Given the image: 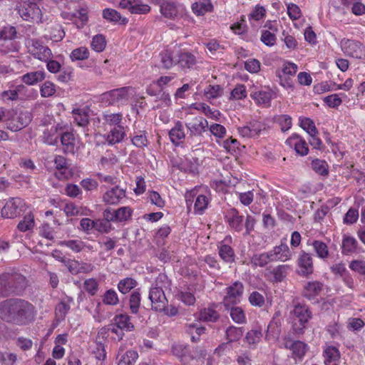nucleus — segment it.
Instances as JSON below:
<instances>
[{
  "label": "nucleus",
  "mask_w": 365,
  "mask_h": 365,
  "mask_svg": "<svg viewBox=\"0 0 365 365\" xmlns=\"http://www.w3.org/2000/svg\"><path fill=\"white\" fill-rule=\"evenodd\" d=\"M300 126L306 130L309 135L318 134L317 129L313 120L310 118H305L300 120Z\"/></svg>",
  "instance_id": "nucleus-58"
},
{
  "label": "nucleus",
  "mask_w": 365,
  "mask_h": 365,
  "mask_svg": "<svg viewBox=\"0 0 365 365\" xmlns=\"http://www.w3.org/2000/svg\"><path fill=\"white\" fill-rule=\"evenodd\" d=\"M45 78V72L37 71L24 74L21 77V81L27 85H34Z\"/></svg>",
  "instance_id": "nucleus-32"
},
{
  "label": "nucleus",
  "mask_w": 365,
  "mask_h": 365,
  "mask_svg": "<svg viewBox=\"0 0 365 365\" xmlns=\"http://www.w3.org/2000/svg\"><path fill=\"white\" fill-rule=\"evenodd\" d=\"M286 143L291 148H294L297 154L304 156L308 153L309 148L306 141L299 135L293 134L287 140Z\"/></svg>",
  "instance_id": "nucleus-19"
},
{
  "label": "nucleus",
  "mask_w": 365,
  "mask_h": 365,
  "mask_svg": "<svg viewBox=\"0 0 365 365\" xmlns=\"http://www.w3.org/2000/svg\"><path fill=\"white\" fill-rule=\"evenodd\" d=\"M222 89L219 85H210L205 89V96L207 98H217L222 95Z\"/></svg>",
  "instance_id": "nucleus-56"
},
{
  "label": "nucleus",
  "mask_w": 365,
  "mask_h": 365,
  "mask_svg": "<svg viewBox=\"0 0 365 365\" xmlns=\"http://www.w3.org/2000/svg\"><path fill=\"white\" fill-rule=\"evenodd\" d=\"M262 336L260 330H251L247 333L245 339L249 344H255L259 341Z\"/></svg>",
  "instance_id": "nucleus-63"
},
{
  "label": "nucleus",
  "mask_w": 365,
  "mask_h": 365,
  "mask_svg": "<svg viewBox=\"0 0 365 365\" xmlns=\"http://www.w3.org/2000/svg\"><path fill=\"white\" fill-rule=\"evenodd\" d=\"M40 1L28 0L24 1L19 10L20 16L26 21H41L42 12L38 6V2Z\"/></svg>",
  "instance_id": "nucleus-5"
},
{
  "label": "nucleus",
  "mask_w": 365,
  "mask_h": 365,
  "mask_svg": "<svg viewBox=\"0 0 365 365\" xmlns=\"http://www.w3.org/2000/svg\"><path fill=\"white\" fill-rule=\"evenodd\" d=\"M149 299L152 304V309L157 312L165 311L168 301L161 287H152L149 292Z\"/></svg>",
  "instance_id": "nucleus-10"
},
{
  "label": "nucleus",
  "mask_w": 365,
  "mask_h": 365,
  "mask_svg": "<svg viewBox=\"0 0 365 365\" xmlns=\"http://www.w3.org/2000/svg\"><path fill=\"white\" fill-rule=\"evenodd\" d=\"M101 298L103 303L106 305L116 306L119 303L118 294L113 289L106 290Z\"/></svg>",
  "instance_id": "nucleus-41"
},
{
  "label": "nucleus",
  "mask_w": 365,
  "mask_h": 365,
  "mask_svg": "<svg viewBox=\"0 0 365 365\" xmlns=\"http://www.w3.org/2000/svg\"><path fill=\"white\" fill-rule=\"evenodd\" d=\"M218 250L219 255L224 262L227 263H232L235 261V251L230 246L227 245H221L218 247Z\"/></svg>",
  "instance_id": "nucleus-34"
},
{
  "label": "nucleus",
  "mask_w": 365,
  "mask_h": 365,
  "mask_svg": "<svg viewBox=\"0 0 365 365\" xmlns=\"http://www.w3.org/2000/svg\"><path fill=\"white\" fill-rule=\"evenodd\" d=\"M225 220L232 229L237 232H240L242 230L244 217L239 214V212L237 209H230L225 215Z\"/></svg>",
  "instance_id": "nucleus-17"
},
{
  "label": "nucleus",
  "mask_w": 365,
  "mask_h": 365,
  "mask_svg": "<svg viewBox=\"0 0 365 365\" xmlns=\"http://www.w3.org/2000/svg\"><path fill=\"white\" fill-rule=\"evenodd\" d=\"M138 358V354L133 350L127 351L120 358L118 365H134Z\"/></svg>",
  "instance_id": "nucleus-47"
},
{
  "label": "nucleus",
  "mask_w": 365,
  "mask_h": 365,
  "mask_svg": "<svg viewBox=\"0 0 365 365\" xmlns=\"http://www.w3.org/2000/svg\"><path fill=\"white\" fill-rule=\"evenodd\" d=\"M26 204L19 197H11L4 205L1 210V215L4 217L13 219L24 212Z\"/></svg>",
  "instance_id": "nucleus-8"
},
{
  "label": "nucleus",
  "mask_w": 365,
  "mask_h": 365,
  "mask_svg": "<svg viewBox=\"0 0 365 365\" xmlns=\"http://www.w3.org/2000/svg\"><path fill=\"white\" fill-rule=\"evenodd\" d=\"M112 221L105 220H96L94 222V229L101 233H108L113 229L110 224Z\"/></svg>",
  "instance_id": "nucleus-52"
},
{
  "label": "nucleus",
  "mask_w": 365,
  "mask_h": 365,
  "mask_svg": "<svg viewBox=\"0 0 365 365\" xmlns=\"http://www.w3.org/2000/svg\"><path fill=\"white\" fill-rule=\"evenodd\" d=\"M358 242L353 237L344 236L342 240V253L348 255L356 251Z\"/></svg>",
  "instance_id": "nucleus-33"
},
{
  "label": "nucleus",
  "mask_w": 365,
  "mask_h": 365,
  "mask_svg": "<svg viewBox=\"0 0 365 365\" xmlns=\"http://www.w3.org/2000/svg\"><path fill=\"white\" fill-rule=\"evenodd\" d=\"M344 51L354 58H361V43L354 40H346L341 42Z\"/></svg>",
  "instance_id": "nucleus-26"
},
{
  "label": "nucleus",
  "mask_w": 365,
  "mask_h": 365,
  "mask_svg": "<svg viewBox=\"0 0 365 365\" xmlns=\"http://www.w3.org/2000/svg\"><path fill=\"white\" fill-rule=\"evenodd\" d=\"M70 307L64 302L58 303L55 309L56 317L58 320H63L66 317Z\"/></svg>",
  "instance_id": "nucleus-60"
},
{
  "label": "nucleus",
  "mask_w": 365,
  "mask_h": 365,
  "mask_svg": "<svg viewBox=\"0 0 365 365\" xmlns=\"http://www.w3.org/2000/svg\"><path fill=\"white\" fill-rule=\"evenodd\" d=\"M308 350L307 345L301 341H295L294 346L292 349V355L293 358L297 360H302L305 355L306 352Z\"/></svg>",
  "instance_id": "nucleus-42"
},
{
  "label": "nucleus",
  "mask_w": 365,
  "mask_h": 365,
  "mask_svg": "<svg viewBox=\"0 0 365 365\" xmlns=\"http://www.w3.org/2000/svg\"><path fill=\"white\" fill-rule=\"evenodd\" d=\"M150 11V7L148 4H143L140 0H133L132 14H145Z\"/></svg>",
  "instance_id": "nucleus-55"
},
{
  "label": "nucleus",
  "mask_w": 365,
  "mask_h": 365,
  "mask_svg": "<svg viewBox=\"0 0 365 365\" xmlns=\"http://www.w3.org/2000/svg\"><path fill=\"white\" fill-rule=\"evenodd\" d=\"M29 52L36 58L47 61L52 58V52L51 49L43 44L38 39L31 38L29 39L26 43Z\"/></svg>",
  "instance_id": "nucleus-6"
},
{
  "label": "nucleus",
  "mask_w": 365,
  "mask_h": 365,
  "mask_svg": "<svg viewBox=\"0 0 365 365\" xmlns=\"http://www.w3.org/2000/svg\"><path fill=\"white\" fill-rule=\"evenodd\" d=\"M249 302L252 306L261 307L264 304V297L259 292L255 291L250 294Z\"/></svg>",
  "instance_id": "nucleus-61"
},
{
  "label": "nucleus",
  "mask_w": 365,
  "mask_h": 365,
  "mask_svg": "<svg viewBox=\"0 0 365 365\" xmlns=\"http://www.w3.org/2000/svg\"><path fill=\"white\" fill-rule=\"evenodd\" d=\"M125 197V190L119 186H115L107 190L103 195L102 199L107 205H115L121 203Z\"/></svg>",
  "instance_id": "nucleus-14"
},
{
  "label": "nucleus",
  "mask_w": 365,
  "mask_h": 365,
  "mask_svg": "<svg viewBox=\"0 0 365 365\" xmlns=\"http://www.w3.org/2000/svg\"><path fill=\"white\" fill-rule=\"evenodd\" d=\"M274 95V93L271 89L266 88L255 91L250 94V96L257 104L268 107Z\"/></svg>",
  "instance_id": "nucleus-20"
},
{
  "label": "nucleus",
  "mask_w": 365,
  "mask_h": 365,
  "mask_svg": "<svg viewBox=\"0 0 365 365\" xmlns=\"http://www.w3.org/2000/svg\"><path fill=\"white\" fill-rule=\"evenodd\" d=\"M169 138L172 143L176 146L182 143L183 140L185 138V128L182 123L177 121L175 125L169 131Z\"/></svg>",
  "instance_id": "nucleus-21"
},
{
  "label": "nucleus",
  "mask_w": 365,
  "mask_h": 365,
  "mask_svg": "<svg viewBox=\"0 0 365 365\" xmlns=\"http://www.w3.org/2000/svg\"><path fill=\"white\" fill-rule=\"evenodd\" d=\"M292 256V254L289 247L286 244L282 243L267 252L253 255L250 259V264L252 267H264L270 262L288 261Z\"/></svg>",
  "instance_id": "nucleus-2"
},
{
  "label": "nucleus",
  "mask_w": 365,
  "mask_h": 365,
  "mask_svg": "<svg viewBox=\"0 0 365 365\" xmlns=\"http://www.w3.org/2000/svg\"><path fill=\"white\" fill-rule=\"evenodd\" d=\"M132 213L133 210L128 206L121 207L116 210L106 208L103 212V217L105 220L113 222H125L131 218Z\"/></svg>",
  "instance_id": "nucleus-7"
},
{
  "label": "nucleus",
  "mask_w": 365,
  "mask_h": 365,
  "mask_svg": "<svg viewBox=\"0 0 365 365\" xmlns=\"http://www.w3.org/2000/svg\"><path fill=\"white\" fill-rule=\"evenodd\" d=\"M132 143L140 148L148 146V140L145 131L139 130L134 133L133 137L131 138Z\"/></svg>",
  "instance_id": "nucleus-46"
},
{
  "label": "nucleus",
  "mask_w": 365,
  "mask_h": 365,
  "mask_svg": "<svg viewBox=\"0 0 365 365\" xmlns=\"http://www.w3.org/2000/svg\"><path fill=\"white\" fill-rule=\"evenodd\" d=\"M312 246L319 258L326 259L329 257V249L326 243L319 240H314L312 242Z\"/></svg>",
  "instance_id": "nucleus-44"
},
{
  "label": "nucleus",
  "mask_w": 365,
  "mask_h": 365,
  "mask_svg": "<svg viewBox=\"0 0 365 365\" xmlns=\"http://www.w3.org/2000/svg\"><path fill=\"white\" fill-rule=\"evenodd\" d=\"M160 13L165 18L175 19L182 16L185 8L180 4L166 1L160 6Z\"/></svg>",
  "instance_id": "nucleus-12"
},
{
  "label": "nucleus",
  "mask_w": 365,
  "mask_h": 365,
  "mask_svg": "<svg viewBox=\"0 0 365 365\" xmlns=\"http://www.w3.org/2000/svg\"><path fill=\"white\" fill-rule=\"evenodd\" d=\"M102 116L105 123L115 126L120 125L123 118L121 113H112L109 112L103 113Z\"/></svg>",
  "instance_id": "nucleus-49"
},
{
  "label": "nucleus",
  "mask_w": 365,
  "mask_h": 365,
  "mask_svg": "<svg viewBox=\"0 0 365 365\" xmlns=\"http://www.w3.org/2000/svg\"><path fill=\"white\" fill-rule=\"evenodd\" d=\"M98 282L94 278L86 279L83 282L84 289L91 296H94L96 294L98 290Z\"/></svg>",
  "instance_id": "nucleus-54"
},
{
  "label": "nucleus",
  "mask_w": 365,
  "mask_h": 365,
  "mask_svg": "<svg viewBox=\"0 0 365 365\" xmlns=\"http://www.w3.org/2000/svg\"><path fill=\"white\" fill-rule=\"evenodd\" d=\"M106 46V41L105 37L101 35H96L93 36L91 42V48L96 52L103 51Z\"/></svg>",
  "instance_id": "nucleus-53"
},
{
  "label": "nucleus",
  "mask_w": 365,
  "mask_h": 365,
  "mask_svg": "<svg viewBox=\"0 0 365 365\" xmlns=\"http://www.w3.org/2000/svg\"><path fill=\"white\" fill-rule=\"evenodd\" d=\"M36 315V309L31 302L19 298L6 299L0 303V318L18 326L32 323Z\"/></svg>",
  "instance_id": "nucleus-1"
},
{
  "label": "nucleus",
  "mask_w": 365,
  "mask_h": 365,
  "mask_svg": "<svg viewBox=\"0 0 365 365\" xmlns=\"http://www.w3.org/2000/svg\"><path fill=\"white\" fill-rule=\"evenodd\" d=\"M219 314L212 308H205L199 312L198 318L200 321L215 322L219 319Z\"/></svg>",
  "instance_id": "nucleus-39"
},
{
  "label": "nucleus",
  "mask_w": 365,
  "mask_h": 365,
  "mask_svg": "<svg viewBox=\"0 0 365 365\" xmlns=\"http://www.w3.org/2000/svg\"><path fill=\"white\" fill-rule=\"evenodd\" d=\"M132 94L133 88L131 87H123L103 93L101 100L103 103L108 106L117 103L123 104L128 101Z\"/></svg>",
  "instance_id": "nucleus-3"
},
{
  "label": "nucleus",
  "mask_w": 365,
  "mask_h": 365,
  "mask_svg": "<svg viewBox=\"0 0 365 365\" xmlns=\"http://www.w3.org/2000/svg\"><path fill=\"white\" fill-rule=\"evenodd\" d=\"M36 225L34 215L29 212L24 216L16 226L21 232H32Z\"/></svg>",
  "instance_id": "nucleus-28"
},
{
  "label": "nucleus",
  "mask_w": 365,
  "mask_h": 365,
  "mask_svg": "<svg viewBox=\"0 0 365 365\" xmlns=\"http://www.w3.org/2000/svg\"><path fill=\"white\" fill-rule=\"evenodd\" d=\"M19 43L14 40H4L0 44V53L3 55L19 52Z\"/></svg>",
  "instance_id": "nucleus-36"
},
{
  "label": "nucleus",
  "mask_w": 365,
  "mask_h": 365,
  "mask_svg": "<svg viewBox=\"0 0 365 365\" xmlns=\"http://www.w3.org/2000/svg\"><path fill=\"white\" fill-rule=\"evenodd\" d=\"M195 56L190 52H183L178 54L177 64L182 68H191L195 65Z\"/></svg>",
  "instance_id": "nucleus-30"
},
{
  "label": "nucleus",
  "mask_w": 365,
  "mask_h": 365,
  "mask_svg": "<svg viewBox=\"0 0 365 365\" xmlns=\"http://www.w3.org/2000/svg\"><path fill=\"white\" fill-rule=\"evenodd\" d=\"M312 168L317 173L321 175H327L329 173L328 165L325 160L319 159L313 160L312 161Z\"/></svg>",
  "instance_id": "nucleus-50"
},
{
  "label": "nucleus",
  "mask_w": 365,
  "mask_h": 365,
  "mask_svg": "<svg viewBox=\"0 0 365 365\" xmlns=\"http://www.w3.org/2000/svg\"><path fill=\"white\" fill-rule=\"evenodd\" d=\"M89 57V51L88 48L85 46H81L75 48L72 51L70 54V58L72 61H83Z\"/></svg>",
  "instance_id": "nucleus-45"
},
{
  "label": "nucleus",
  "mask_w": 365,
  "mask_h": 365,
  "mask_svg": "<svg viewBox=\"0 0 365 365\" xmlns=\"http://www.w3.org/2000/svg\"><path fill=\"white\" fill-rule=\"evenodd\" d=\"M103 18L110 21L118 22L120 24H125L128 22L126 18H123L119 12L113 9H106L103 11Z\"/></svg>",
  "instance_id": "nucleus-35"
},
{
  "label": "nucleus",
  "mask_w": 365,
  "mask_h": 365,
  "mask_svg": "<svg viewBox=\"0 0 365 365\" xmlns=\"http://www.w3.org/2000/svg\"><path fill=\"white\" fill-rule=\"evenodd\" d=\"M297 273L302 277H308L314 272L313 259L312 255L302 251L297 259Z\"/></svg>",
  "instance_id": "nucleus-13"
},
{
  "label": "nucleus",
  "mask_w": 365,
  "mask_h": 365,
  "mask_svg": "<svg viewBox=\"0 0 365 365\" xmlns=\"http://www.w3.org/2000/svg\"><path fill=\"white\" fill-rule=\"evenodd\" d=\"M92 356L86 365H105L104 360L106 357L105 346L102 343H97L93 351Z\"/></svg>",
  "instance_id": "nucleus-23"
},
{
  "label": "nucleus",
  "mask_w": 365,
  "mask_h": 365,
  "mask_svg": "<svg viewBox=\"0 0 365 365\" xmlns=\"http://www.w3.org/2000/svg\"><path fill=\"white\" fill-rule=\"evenodd\" d=\"M323 288V284L319 281L308 282L305 284L302 295L309 300L314 299L318 296Z\"/></svg>",
  "instance_id": "nucleus-22"
},
{
  "label": "nucleus",
  "mask_w": 365,
  "mask_h": 365,
  "mask_svg": "<svg viewBox=\"0 0 365 365\" xmlns=\"http://www.w3.org/2000/svg\"><path fill=\"white\" fill-rule=\"evenodd\" d=\"M242 334L243 332L241 328L230 327L226 330V336L227 339H228V342L238 340L241 338Z\"/></svg>",
  "instance_id": "nucleus-57"
},
{
  "label": "nucleus",
  "mask_w": 365,
  "mask_h": 365,
  "mask_svg": "<svg viewBox=\"0 0 365 365\" xmlns=\"http://www.w3.org/2000/svg\"><path fill=\"white\" fill-rule=\"evenodd\" d=\"M56 92V86L51 81H46L41 87V95L42 97L48 98L52 96Z\"/></svg>",
  "instance_id": "nucleus-59"
},
{
  "label": "nucleus",
  "mask_w": 365,
  "mask_h": 365,
  "mask_svg": "<svg viewBox=\"0 0 365 365\" xmlns=\"http://www.w3.org/2000/svg\"><path fill=\"white\" fill-rule=\"evenodd\" d=\"M159 57L161 66L163 68L170 69L177 64V60L175 58L178 57V54L175 55L172 50L165 49L162 51L159 54Z\"/></svg>",
  "instance_id": "nucleus-27"
},
{
  "label": "nucleus",
  "mask_w": 365,
  "mask_h": 365,
  "mask_svg": "<svg viewBox=\"0 0 365 365\" xmlns=\"http://www.w3.org/2000/svg\"><path fill=\"white\" fill-rule=\"evenodd\" d=\"M192 10L197 16H203L213 10V5L210 0H198L192 5Z\"/></svg>",
  "instance_id": "nucleus-29"
},
{
  "label": "nucleus",
  "mask_w": 365,
  "mask_h": 365,
  "mask_svg": "<svg viewBox=\"0 0 365 365\" xmlns=\"http://www.w3.org/2000/svg\"><path fill=\"white\" fill-rule=\"evenodd\" d=\"M137 284L138 282L135 279L131 277H126L119 281L118 289L120 293L125 294L134 289Z\"/></svg>",
  "instance_id": "nucleus-38"
},
{
  "label": "nucleus",
  "mask_w": 365,
  "mask_h": 365,
  "mask_svg": "<svg viewBox=\"0 0 365 365\" xmlns=\"http://www.w3.org/2000/svg\"><path fill=\"white\" fill-rule=\"evenodd\" d=\"M141 295L139 289L133 291L129 297V308L130 312L133 314H136L140 307Z\"/></svg>",
  "instance_id": "nucleus-40"
},
{
  "label": "nucleus",
  "mask_w": 365,
  "mask_h": 365,
  "mask_svg": "<svg viewBox=\"0 0 365 365\" xmlns=\"http://www.w3.org/2000/svg\"><path fill=\"white\" fill-rule=\"evenodd\" d=\"M265 129L264 125L260 122H253L248 125L238 128L240 135L243 138H256Z\"/></svg>",
  "instance_id": "nucleus-18"
},
{
  "label": "nucleus",
  "mask_w": 365,
  "mask_h": 365,
  "mask_svg": "<svg viewBox=\"0 0 365 365\" xmlns=\"http://www.w3.org/2000/svg\"><path fill=\"white\" fill-rule=\"evenodd\" d=\"M56 133V127L52 126L51 128L45 129L43 133V141L48 145H55L58 138Z\"/></svg>",
  "instance_id": "nucleus-43"
},
{
  "label": "nucleus",
  "mask_w": 365,
  "mask_h": 365,
  "mask_svg": "<svg viewBox=\"0 0 365 365\" xmlns=\"http://www.w3.org/2000/svg\"><path fill=\"white\" fill-rule=\"evenodd\" d=\"M274 122L277 123L282 132L288 130L292 126V118L288 115H278L274 117Z\"/></svg>",
  "instance_id": "nucleus-48"
},
{
  "label": "nucleus",
  "mask_w": 365,
  "mask_h": 365,
  "mask_svg": "<svg viewBox=\"0 0 365 365\" xmlns=\"http://www.w3.org/2000/svg\"><path fill=\"white\" fill-rule=\"evenodd\" d=\"M291 315L293 319L298 320L301 327H294L295 332L302 334L306 327V324L312 317V313L308 306L305 304L296 303L294 304L293 310L291 311Z\"/></svg>",
  "instance_id": "nucleus-4"
},
{
  "label": "nucleus",
  "mask_w": 365,
  "mask_h": 365,
  "mask_svg": "<svg viewBox=\"0 0 365 365\" xmlns=\"http://www.w3.org/2000/svg\"><path fill=\"white\" fill-rule=\"evenodd\" d=\"M349 268L360 274L365 275V261L355 259L349 264Z\"/></svg>",
  "instance_id": "nucleus-64"
},
{
  "label": "nucleus",
  "mask_w": 365,
  "mask_h": 365,
  "mask_svg": "<svg viewBox=\"0 0 365 365\" xmlns=\"http://www.w3.org/2000/svg\"><path fill=\"white\" fill-rule=\"evenodd\" d=\"M226 291V295L224 297L225 305L228 307L230 304H237L240 302L244 292L243 284L236 281L227 287Z\"/></svg>",
  "instance_id": "nucleus-11"
},
{
  "label": "nucleus",
  "mask_w": 365,
  "mask_h": 365,
  "mask_svg": "<svg viewBox=\"0 0 365 365\" xmlns=\"http://www.w3.org/2000/svg\"><path fill=\"white\" fill-rule=\"evenodd\" d=\"M289 266L287 264H279L274 268H266L264 277L273 283L281 282L286 277Z\"/></svg>",
  "instance_id": "nucleus-15"
},
{
  "label": "nucleus",
  "mask_w": 365,
  "mask_h": 365,
  "mask_svg": "<svg viewBox=\"0 0 365 365\" xmlns=\"http://www.w3.org/2000/svg\"><path fill=\"white\" fill-rule=\"evenodd\" d=\"M230 314L232 319L236 323L242 324L246 322L245 314L241 307H231Z\"/></svg>",
  "instance_id": "nucleus-51"
},
{
  "label": "nucleus",
  "mask_w": 365,
  "mask_h": 365,
  "mask_svg": "<svg viewBox=\"0 0 365 365\" xmlns=\"http://www.w3.org/2000/svg\"><path fill=\"white\" fill-rule=\"evenodd\" d=\"M11 294H19L26 287V277L19 273H4Z\"/></svg>",
  "instance_id": "nucleus-9"
},
{
  "label": "nucleus",
  "mask_w": 365,
  "mask_h": 365,
  "mask_svg": "<svg viewBox=\"0 0 365 365\" xmlns=\"http://www.w3.org/2000/svg\"><path fill=\"white\" fill-rule=\"evenodd\" d=\"M130 319V317L127 314H119L113 317V322L121 330L133 331L135 329V326L131 322Z\"/></svg>",
  "instance_id": "nucleus-24"
},
{
  "label": "nucleus",
  "mask_w": 365,
  "mask_h": 365,
  "mask_svg": "<svg viewBox=\"0 0 365 365\" xmlns=\"http://www.w3.org/2000/svg\"><path fill=\"white\" fill-rule=\"evenodd\" d=\"M74 122L77 125L86 127L89 123V115L86 108H74L72 110Z\"/></svg>",
  "instance_id": "nucleus-31"
},
{
  "label": "nucleus",
  "mask_w": 365,
  "mask_h": 365,
  "mask_svg": "<svg viewBox=\"0 0 365 365\" xmlns=\"http://www.w3.org/2000/svg\"><path fill=\"white\" fill-rule=\"evenodd\" d=\"M208 199L204 195H200L197 197L195 202V210L197 212H202L207 207Z\"/></svg>",
  "instance_id": "nucleus-62"
},
{
  "label": "nucleus",
  "mask_w": 365,
  "mask_h": 365,
  "mask_svg": "<svg viewBox=\"0 0 365 365\" xmlns=\"http://www.w3.org/2000/svg\"><path fill=\"white\" fill-rule=\"evenodd\" d=\"M125 135L124 127L118 125L112 128L106 135V140L109 145H114L123 140Z\"/></svg>",
  "instance_id": "nucleus-25"
},
{
  "label": "nucleus",
  "mask_w": 365,
  "mask_h": 365,
  "mask_svg": "<svg viewBox=\"0 0 365 365\" xmlns=\"http://www.w3.org/2000/svg\"><path fill=\"white\" fill-rule=\"evenodd\" d=\"M61 142L65 152L73 153L75 145V138L73 133L64 132L61 134Z\"/></svg>",
  "instance_id": "nucleus-37"
},
{
  "label": "nucleus",
  "mask_w": 365,
  "mask_h": 365,
  "mask_svg": "<svg viewBox=\"0 0 365 365\" xmlns=\"http://www.w3.org/2000/svg\"><path fill=\"white\" fill-rule=\"evenodd\" d=\"M187 129L190 132V138L201 135L208 126L207 121L201 116L195 117L185 123Z\"/></svg>",
  "instance_id": "nucleus-16"
}]
</instances>
